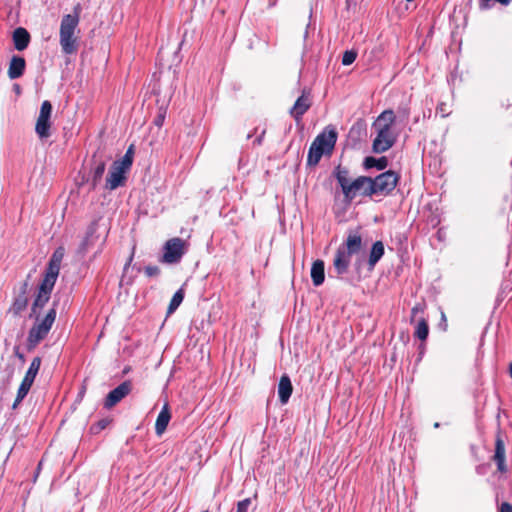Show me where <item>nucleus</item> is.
Here are the masks:
<instances>
[{
  "label": "nucleus",
  "mask_w": 512,
  "mask_h": 512,
  "mask_svg": "<svg viewBox=\"0 0 512 512\" xmlns=\"http://www.w3.org/2000/svg\"><path fill=\"white\" fill-rule=\"evenodd\" d=\"M333 176L340 186L346 202H352V200L357 196L373 197L371 177L358 176L357 178L352 179L350 171L341 165H338L334 169Z\"/></svg>",
  "instance_id": "nucleus-1"
},
{
  "label": "nucleus",
  "mask_w": 512,
  "mask_h": 512,
  "mask_svg": "<svg viewBox=\"0 0 512 512\" xmlns=\"http://www.w3.org/2000/svg\"><path fill=\"white\" fill-rule=\"evenodd\" d=\"M395 120L394 112L392 110H385L373 123V128L376 130V137L372 143L373 152L378 154L384 153L395 144L397 140V134L393 129Z\"/></svg>",
  "instance_id": "nucleus-2"
},
{
  "label": "nucleus",
  "mask_w": 512,
  "mask_h": 512,
  "mask_svg": "<svg viewBox=\"0 0 512 512\" xmlns=\"http://www.w3.org/2000/svg\"><path fill=\"white\" fill-rule=\"evenodd\" d=\"M361 248L362 237L359 232H349L344 243L338 247L333 259V268L338 278H342L348 272L352 255L357 254Z\"/></svg>",
  "instance_id": "nucleus-3"
},
{
  "label": "nucleus",
  "mask_w": 512,
  "mask_h": 512,
  "mask_svg": "<svg viewBox=\"0 0 512 512\" xmlns=\"http://www.w3.org/2000/svg\"><path fill=\"white\" fill-rule=\"evenodd\" d=\"M337 141V132L334 127L327 126L316 136L310 145L307 155V165L316 166L324 155H331Z\"/></svg>",
  "instance_id": "nucleus-4"
},
{
  "label": "nucleus",
  "mask_w": 512,
  "mask_h": 512,
  "mask_svg": "<svg viewBox=\"0 0 512 512\" xmlns=\"http://www.w3.org/2000/svg\"><path fill=\"white\" fill-rule=\"evenodd\" d=\"M134 157V147L131 145L125 154L118 160H115L110 167L106 178L105 188L112 191L121 187L126 182V174L129 172Z\"/></svg>",
  "instance_id": "nucleus-5"
},
{
  "label": "nucleus",
  "mask_w": 512,
  "mask_h": 512,
  "mask_svg": "<svg viewBox=\"0 0 512 512\" xmlns=\"http://www.w3.org/2000/svg\"><path fill=\"white\" fill-rule=\"evenodd\" d=\"M56 303L48 310L45 316L34 315L35 323L30 328L27 337L28 349H34L49 334L56 319Z\"/></svg>",
  "instance_id": "nucleus-6"
},
{
  "label": "nucleus",
  "mask_w": 512,
  "mask_h": 512,
  "mask_svg": "<svg viewBox=\"0 0 512 512\" xmlns=\"http://www.w3.org/2000/svg\"><path fill=\"white\" fill-rule=\"evenodd\" d=\"M78 7L75 8V14L64 15L60 24V45L63 53L67 55L74 54L77 51V38L74 36L79 23Z\"/></svg>",
  "instance_id": "nucleus-7"
},
{
  "label": "nucleus",
  "mask_w": 512,
  "mask_h": 512,
  "mask_svg": "<svg viewBox=\"0 0 512 512\" xmlns=\"http://www.w3.org/2000/svg\"><path fill=\"white\" fill-rule=\"evenodd\" d=\"M398 181H399L398 174L392 170H388L386 172L379 174L375 178H371L373 196L389 195L397 186Z\"/></svg>",
  "instance_id": "nucleus-8"
},
{
  "label": "nucleus",
  "mask_w": 512,
  "mask_h": 512,
  "mask_svg": "<svg viewBox=\"0 0 512 512\" xmlns=\"http://www.w3.org/2000/svg\"><path fill=\"white\" fill-rule=\"evenodd\" d=\"M52 114V104L50 101L45 100L42 102L39 115L35 125V132L40 139H47L50 137L51 122L50 117Z\"/></svg>",
  "instance_id": "nucleus-9"
},
{
  "label": "nucleus",
  "mask_w": 512,
  "mask_h": 512,
  "mask_svg": "<svg viewBox=\"0 0 512 512\" xmlns=\"http://www.w3.org/2000/svg\"><path fill=\"white\" fill-rule=\"evenodd\" d=\"M185 242L181 238H172L165 243L162 261L168 264L178 263L185 253Z\"/></svg>",
  "instance_id": "nucleus-10"
},
{
  "label": "nucleus",
  "mask_w": 512,
  "mask_h": 512,
  "mask_svg": "<svg viewBox=\"0 0 512 512\" xmlns=\"http://www.w3.org/2000/svg\"><path fill=\"white\" fill-rule=\"evenodd\" d=\"M131 389L132 385L130 381L122 382L119 386L108 393L104 402V407L107 409L114 407L131 392Z\"/></svg>",
  "instance_id": "nucleus-11"
},
{
  "label": "nucleus",
  "mask_w": 512,
  "mask_h": 512,
  "mask_svg": "<svg viewBox=\"0 0 512 512\" xmlns=\"http://www.w3.org/2000/svg\"><path fill=\"white\" fill-rule=\"evenodd\" d=\"M26 62L25 59L18 55H13L10 59L9 67H8V77L11 80H15L20 78L25 71Z\"/></svg>",
  "instance_id": "nucleus-12"
},
{
  "label": "nucleus",
  "mask_w": 512,
  "mask_h": 512,
  "mask_svg": "<svg viewBox=\"0 0 512 512\" xmlns=\"http://www.w3.org/2000/svg\"><path fill=\"white\" fill-rule=\"evenodd\" d=\"M310 106L311 101L308 95L303 92V94L295 101L293 107L290 110V114L296 121H300Z\"/></svg>",
  "instance_id": "nucleus-13"
},
{
  "label": "nucleus",
  "mask_w": 512,
  "mask_h": 512,
  "mask_svg": "<svg viewBox=\"0 0 512 512\" xmlns=\"http://www.w3.org/2000/svg\"><path fill=\"white\" fill-rule=\"evenodd\" d=\"M30 39L29 32L23 27H18L13 31L12 40L15 49L18 51L25 50L30 43Z\"/></svg>",
  "instance_id": "nucleus-14"
},
{
  "label": "nucleus",
  "mask_w": 512,
  "mask_h": 512,
  "mask_svg": "<svg viewBox=\"0 0 512 512\" xmlns=\"http://www.w3.org/2000/svg\"><path fill=\"white\" fill-rule=\"evenodd\" d=\"M171 419V413L167 402L163 405L155 423V432L158 436L162 435Z\"/></svg>",
  "instance_id": "nucleus-15"
},
{
  "label": "nucleus",
  "mask_w": 512,
  "mask_h": 512,
  "mask_svg": "<svg viewBox=\"0 0 512 512\" xmlns=\"http://www.w3.org/2000/svg\"><path fill=\"white\" fill-rule=\"evenodd\" d=\"M95 233H96V225L92 224L88 228L86 236L84 237V239L82 240V242L79 245L78 253L81 256L86 255V253L91 249V247L94 246V244L97 240V236L95 235Z\"/></svg>",
  "instance_id": "nucleus-16"
},
{
  "label": "nucleus",
  "mask_w": 512,
  "mask_h": 512,
  "mask_svg": "<svg viewBox=\"0 0 512 512\" xmlns=\"http://www.w3.org/2000/svg\"><path fill=\"white\" fill-rule=\"evenodd\" d=\"M293 387L290 378L283 375L278 384V396L282 404H286L292 394Z\"/></svg>",
  "instance_id": "nucleus-17"
},
{
  "label": "nucleus",
  "mask_w": 512,
  "mask_h": 512,
  "mask_svg": "<svg viewBox=\"0 0 512 512\" xmlns=\"http://www.w3.org/2000/svg\"><path fill=\"white\" fill-rule=\"evenodd\" d=\"M311 279L314 286H320L325 280V265L323 260H316L311 267Z\"/></svg>",
  "instance_id": "nucleus-18"
},
{
  "label": "nucleus",
  "mask_w": 512,
  "mask_h": 512,
  "mask_svg": "<svg viewBox=\"0 0 512 512\" xmlns=\"http://www.w3.org/2000/svg\"><path fill=\"white\" fill-rule=\"evenodd\" d=\"M59 275V271L52 270L50 268H46V272L44 275V278L39 285V290L43 292L52 293V290L54 288V285L56 283L57 277Z\"/></svg>",
  "instance_id": "nucleus-19"
},
{
  "label": "nucleus",
  "mask_w": 512,
  "mask_h": 512,
  "mask_svg": "<svg viewBox=\"0 0 512 512\" xmlns=\"http://www.w3.org/2000/svg\"><path fill=\"white\" fill-rule=\"evenodd\" d=\"M26 288L27 283L24 284L22 293L15 298L10 307V312H12L14 315L21 314L27 308L28 298L26 296Z\"/></svg>",
  "instance_id": "nucleus-20"
},
{
  "label": "nucleus",
  "mask_w": 512,
  "mask_h": 512,
  "mask_svg": "<svg viewBox=\"0 0 512 512\" xmlns=\"http://www.w3.org/2000/svg\"><path fill=\"white\" fill-rule=\"evenodd\" d=\"M50 296H51L50 293L43 292L38 289L35 299L33 301L32 307H31L30 317H33L34 315H38L37 314L38 310L42 309L47 304V302L50 299Z\"/></svg>",
  "instance_id": "nucleus-21"
},
{
  "label": "nucleus",
  "mask_w": 512,
  "mask_h": 512,
  "mask_svg": "<svg viewBox=\"0 0 512 512\" xmlns=\"http://www.w3.org/2000/svg\"><path fill=\"white\" fill-rule=\"evenodd\" d=\"M106 169V163L103 160L96 161L94 160V167L91 170V184L92 187L95 188L99 182L101 181L103 174Z\"/></svg>",
  "instance_id": "nucleus-22"
},
{
  "label": "nucleus",
  "mask_w": 512,
  "mask_h": 512,
  "mask_svg": "<svg viewBox=\"0 0 512 512\" xmlns=\"http://www.w3.org/2000/svg\"><path fill=\"white\" fill-rule=\"evenodd\" d=\"M384 255V245L381 241H376L371 248L368 264L371 268H373L376 263L382 258Z\"/></svg>",
  "instance_id": "nucleus-23"
},
{
  "label": "nucleus",
  "mask_w": 512,
  "mask_h": 512,
  "mask_svg": "<svg viewBox=\"0 0 512 512\" xmlns=\"http://www.w3.org/2000/svg\"><path fill=\"white\" fill-rule=\"evenodd\" d=\"M363 165L365 169L384 170L388 166V159L386 157L374 158L369 156L364 159Z\"/></svg>",
  "instance_id": "nucleus-24"
},
{
  "label": "nucleus",
  "mask_w": 512,
  "mask_h": 512,
  "mask_svg": "<svg viewBox=\"0 0 512 512\" xmlns=\"http://www.w3.org/2000/svg\"><path fill=\"white\" fill-rule=\"evenodd\" d=\"M65 250L63 247H58L52 254L47 268L60 271L61 262L64 258Z\"/></svg>",
  "instance_id": "nucleus-25"
},
{
  "label": "nucleus",
  "mask_w": 512,
  "mask_h": 512,
  "mask_svg": "<svg viewBox=\"0 0 512 512\" xmlns=\"http://www.w3.org/2000/svg\"><path fill=\"white\" fill-rule=\"evenodd\" d=\"M40 366H41V358L40 357L33 358L23 380L33 383L38 374Z\"/></svg>",
  "instance_id": "nucleus-26"
},
{
  "label": "nucleus",
  "mask_w": 512,
  "mask_h": 512,
  "mask_svg": "<svg viewBox=\"0 0 512 512\" xmlns=\"http://www.w3.org/2000/svg\"><path fill=\"white\" fill-rule=\"evenodd\" d=\"M32 384L33 383L27 382L26 380H22L17 391L16 399L13 403V408H16L19 403L27 396Z\"/></svg>",
  "instance_id": "nucleus-27"
},
{
  "label": "nucleus",
  "mask_w": 512,
  "mask_h": 512,
  "mask_svg": "<svg viewBox=\"0 0 512 512\" xmlns=\"http://www.w3.org/2000/svg\"><path fill=\"white\" fill-rule=\"evenodd\" d=\"M428 334H429V327H428L427 321L424 318H422L419 320V322L416 325L414 335L418 339L424 341L427 339Z\"/></svg>",
  "instance_id": "nucleus-28"
},
{
  "label": "nucleus",
  "mask_w": 512,
  "mask_h": 512,
  "mask_svg": "<svg viewBox=\"0 0 512 512\" xmlns=\"http://www.w3.org/2000/svg\"><path fill=\"white\" fill-rule=\"evenodd\" d=\"M184 299V292H183V289H179L178 291L175 292V294L173 295L170 303H169V306H168V309H167V313L168 314H172L173 312L176 311V309L180 306V304L182 303Z\"/></svg>",
  "instance_id": "nucleus-29"
},
{
  "label": "nucleus",
  "mask_w": 512,
  "mask_h": 512,
  "mask_svg": "<svg viewBox=\"0 0 512 512\" xmlns=\"http://www.w3.org/2000/svg\"><path fill=\"white\" fill-rule=\"evenodd\" d=\"M357 57V52L354 50H347L342 57V64L345 66L351 65Z\"/></svg>",
  "instance_id": "nucleus-30"
},
{
  "label": "nucleus",
  "mask_w": 512,
  "mask_h": 512,
  "mask_svg": "<svg viewBox=\"0 0 512 512\" xmlns=\"http://www.w3.org/2000/svg\"><path fill=\"white\" fill-rule=\"evenodd\" d=\"M251 504H252L251 498H246L244 500H241L237 503L235 512H248Z\"/></svg>",
  "instance_id": "nucleus-31"
},
{
  "label": "nucleus",
  "mask_w": 512,
  "mask_h": 512,
  "mask_svg": "<svg viewBox=\"0 0 512 512\" xmlns=\"http://www.w3.org/2000/svg\"><path fill=\"white\" fill-rule=\"evenodd\" d=\"M505 455V445L500 436L496 438L495 443V454L494 455Z\"/></svg>",
  "instance_id": "nucleus-32"
},
{
  "label": "nucleus",
  "mask_w": 512,
  "mask_h": 512,
  "mask_svg": "<svg viewBox=\"0 0 512 512\" xmlns=\"http://www.w3.org/2000/svg\"><path fill=\"white\" fill-rule=\"evenodd\" d=\"M145 273L147 276H157L160 273V269L157 266H147L145 268Z\"/></svg>",
  "instance_id": "nucleus-33"
},
{
  "label": "nucleus",
  "mask_w": 512,
  "mask_h": 512,
  "mask_svg": "<svg viewBox=\"0 0 512 512\" xmlns=\"http://www.w3.org/2000/svg\"><path fill=\"white\" fill-rule=\"evenodd\" d=\"M109 421L106 420V419H103V420H100L95 427H92V429H97L98 430H102V429H105L106 426L108 425Z\"/></svg>",
  "instance_id": "nucleus-34"
},
{
  "label": "nucleus",
  "mask_w": 512,
  "mask_h": 512,
  "mask_svg": "<svg viewBox=\"0 0 512 512\" xmlns=\"http://www.w3.org/2000/svg\"><path fill=\"white\" fill-rule=\"evenodd\" d=\"M500 512H512V505L507 502H503L500 506Z\"/></svg>",
  "instance_id": "nucleus-35"
},
{
  "label": "nucleus",
  "mask_w": 512,
  "mask_h": 512,
  "mask_svg": "<svg viewBox=\"0 0 512 512\" xmlns=\"http://www.w3.org/2000/svg\"><path fill=\"white\" fill-rule=\"evenodd\" d=\"M421 311H422V308H421V306H420V305H416V306H414V307L412 308V310H411L412 319H414V318L417 316V314H418L419 312H421Z\"/></svg>",
  "instance_id": "nucleus-36"
},
{
  "label": "nucleus",
  "mask_w": 512,
  "mask_h": 512,
  "mask_svg": "<svg viewBox=\"0 0 512 512\" xmlns=\"http://www.w3.org/2000/svg\"><path fill=\"white\" fill-rule=\"evenodd\" d=\"M264 135H265V130H263L261 132V134L255 139V143L260 145L262 143V141H263Z\"/></svg>",
  "instance_id": "nucleus-37"
},
{
  "label": "nucleus",
  "mask_w": 512,
  "mask_h": 512,
  "mask_svg": "<svg viewBox=\"0 0 512 512\" xmlns=\"http://www.w3.org/2000/svg\"><path fill=\"white\" fill-rule=\"evenodd\" d=\"M496 464H497L498 470L500 472H505L506 471L505 462H496Z\"/></svg>",
  "instance_id": "nucleus-38"
},
{
  "label": "nucleus",
  "mask_w": 512,
  "mask_h": 512,
  "mask_svg": "<svg viewBox=\"0 0 512 512\" xmlns=\"http://www.w3.org/2000/svg\"><path fill=\"white\" fill-rule=\"evenodd\" d=\"M495 462H505V455H494Z\"/></svg>",
  "instance_id": "nucleus-39"
},
{
  "label": "nucleus",
  "mask_w": 512,
  "mask_h": 512,
  "mask_svg": "<svg viewBox=\"0 0 512 512\" xmlns=\"http://www.w3.org/2000/svg\"><path fill=\"white\" fill-rule=\"evenodd\" d=\"M509 372H510V376L512 378V363L510 364Z\"/></svg>",
  "instance_id": "nucleus-40"
},
{
  "label": "nucleus",
  "mask_w": 512,
  "mask_h": 512,
  "mask_svg": "<svg viewBox=\"0 0 512 512\" xmlns=\"http://www.w3.org/2000/svg\"><path fill=\"white\" fill-rule=\"evenodd\" d=\"M19 86L18 85H15V91H19Z\"/></svg>",
  "instance_id": "nucleus-41"
}]
</instances>
